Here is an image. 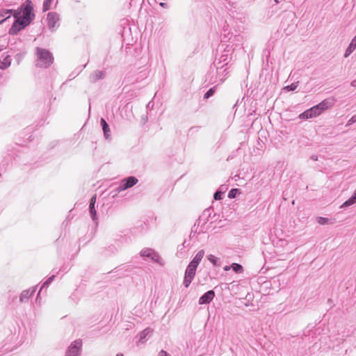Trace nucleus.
<instances>
[{"label":"nucleus","mask_w":356,"mask_h":356,"mask_svg":"<svg viewBox=\"0 0 356 356\" xmlns=\"http://www.w3.org/2000/svg\"><path fill=\"white\" fill-rule=\"evenodd\" d=\"M298 85V82H295L291 83V85H289L284 88V89L287 91H293L295 90Z\"/></svg>","instance_id":"30"},{"label":"nucleus","mask_w":356,"mask_h":356,"mask_svg":"<svg viewBox=\"0 0 356 356\" xmlns=\"http://www.w3.org/2000/svg\"><path fill=\"white\" fill-rule=\"evenodd\" d=\"M232 269L236 273H241L243 272V266L237 263H233L231 265Z\"/></svg>","instance_id":"27"},{"label":"nucleus","mask_w":356,"mask_h":356,"mask_svg":"<svg viewBox=\"0 0 356 356\" xmlns=\"http://www.w3.org/2000/svg\"><path fill=\"white\" fill-rule=\"evenodd\" d=\"M153 332V330L150 327H147L145 328L144 330H143L140 333V339H139V342L140 343H143L145 338L148 336V335H150Z\"/></svg>","instance_id":"19"},{"label":"nucleus","mask_w":356,"mask_h":356,"mask_svg":"<svg viewBox=\"0 0 356 356\" xmlns=\"http://www.w3.org/2000/svg\"><path fill=\"white\" fill-rule=\"evenodd\" d=\"M218 190L224 191V193L227 190V187L225 185H222Z\"/></svg>","instance_id":"39"},{"label":"nucleus","mask_w":356,"mask_h":356,"mask_svg":"<svg viewBox=\"0 0 356 356\" xmlns=\"http://www.w3.org/2000/svg\"><path fill=\"white\" fill-rule=\"evenodd\" d=\"M356 122V114L353 115L346 123V127H349Z\"/></svg>","instance_id":"33"},{"label":"nucleus","mask_w":356,"mask_h":356,"mask_svg":"<svg viewBox=\"0 0 356 356\" xmlns=\"http://www.w3.org/2000/svg\"><path fill=\"white\" fill-rule=\"evenodd\" d=\"M215 297V292L213 290H209L203 294L199 299L200 305L209 304L212 301Z\"/></svg>","instance_id":"14"},{"label":"nucleus","mask_w":356,"mask_h":356,"mask_svg":"<svg viewBox=\"0 0 356 356\" xmlns=\"http://www.w3.org/2000/svg\"><path fill=\"white\" fill-rule=\"evenodd\" d=\"M154 252V250L151 248H145L140 251V256L142 257L150 258Z\"/></svg>","instance_id":"25"},{"label":"nucleus","mask_w":356,"mask_h":356,"mask_svg":"<svg viewBox=\"0 0 356 356\" xmlns=\"http://www.w3.org/2000/svg\"><path fill=\"white\" fill-rule=\"evenodd\" d=\"M96 199H97V195H94L90 200V205L89 206H95V203H96Z\"/></svg>","instance_id":"34"},{"label":"nucleus","mask_w":356,"mask_h":356,"mask_svg":"<svg viewBox=\"0 0 356 356\" xmlns=\"http://www.w3.org/2000/svg\"><path fill=\"white\" fill-rule=\"evenodd\" d=\"M207 259L216 267H219L221 266V261L219 258L216 257L213 254H209L207 256Z\"/></svg>","instance_id":"21"},{"label":"nucleus","mask_w":356,"mask_h":356,"mask_svg":"<svg viewBox=\"0 0 356 356\" xmlns=\"http://www.w3.org/2000/svg\"><path fill=\"white\" fill-rule=\"evenodd\" d=\"M1 50H2V49L0 47V51H1Z\"/></svg>","instance_id":"46"},{"label":"nucleus","mask_w":356,"mask_h":356,"mask_svg":"<svg viewBox=\"0 0 356 356\" xmlns=\"http://www.w3.org/2000/svg\"><path fill=\"white\" fill-rule=\"evenodd\" d=\"M116 356H124V355H123V354H122V353H118V354L116 355Z\"/></svg>","instance_id":"43"},{"label":"nucleus","mask_w":356,"mask_h":356,"mask_svg":"<svg viewBox=\"0 0 356 356\" xmlns=\"http://www.w3.org/2000/svg\"><path fill=\"white\" fill-rule=\"evenodd\" d=\"M151 260L155 263H157L161 266L164 264L163 259L160 257V255L156 252L155 251L152 254V257H150Z\"/></svg>","instance_id":"24"},{"label":"nucleus","mask_w":356,"mask_h":356,"mask_svg":"<svg viewBox=\"0 0 356 356\" xmlns=\"http://www.w3.org/2000/svg\"><path fill=\"white\" fill-rule=\"evenodd\" d=\"M335 102V100L333 97L327 98L324 100H323L321 102H320L318 104L316 105L318 108V111H320V114L322 113L324 111L331 108L334 106Z\"/></svg>","instance_id":"11"},{"label":"nucleus","mask_w":356,"mask_h":356,"mask_svg":"<svg viewBox=\"0 0 356 356\" xmlns=\"http://www.w3.org/2000/svg\"><path fill=\"white\" fill-rule=\"evenodd\" d=\"M184 250V248H182L181 246L179 245L178 250H177V254L180 257L182 254Z\"/></svg>","instance_id":"36"},{"label":"nucleus","mask_w":356,"mask_h":356,"mask_svg":"<svg viewBox=\"0 0 356 356\" xmlns=\"http://www.w3.org/2000/svg\"><path fill=\"white\" fill-rule=\"evenodd\" d=\"M105 76V71L97 70L90 73L88 76V80L90 83H94L99 80L104 79Z\"/></svg>","instance_id":"12"},{"label":"nucleus","mask_w":356,"mask_h":356,"mask_svg":"<svg viewBox=\"0 0 356 356\" xmlns=\"http://www.w3.org/2000/svg\"><path fill=\"white\" fill-rule=\"evenodd\" d=\"M13 12H14L13 16L15 20L10 28L8 33L10 35H15L17 34L18 32L24 29L26 26H27L29 24L18 17V15H20V12H16L15 10H13Z\"/></svg>","instance_id":"5"},{"label":"nucleus","mask_w":356,"mask_h":356,"mask_svg":"<svg viewBox=\"0 0 356 356\" xmlns=\"http://www.w3.org/2000/svg\"><path fill=\"white\" fill-rule=\"evenodd\" d=\"M89 212H90V216H91L93 222L96 225H97L98 218H97L95 207V206H89Z\"/></svg>","instance_id":"23"},{"label":"nucleus","mask_w":356,"mask_h":356,"mask_svg":"<svg viewBox=\"0 0 356 356\" xmlns=\"http://www.w3.org/2000/svg\"><path fill=\"white\" fill-rule=\"evenodd\" d=\"M224 193V191L218 190L213 195V198L216 200H220L222 199V195Z\"/></svg>","instance_id":"29"},{"label":"nucleus","mask_w":356,"mask_h":356,"mask_svg":"<svg viewBox=\"0 0 356 356\" xmlns=\"http://www.w3.org/2000/svg\"><path fill=\"white\" fill-rule=\"evenodd\" d=\"M355 38H356V35L355 36Z\"/></svg>","instance_id":"47"},{"label":"nucleus","mask_w":356,"mask_h":356,"mask_svg":"<svg viewBox=\"0 0 356 356\" xmlns=\"http://www.w3.org/2000/svg\"><path fill=\"white\" fill-rule=\"evenodd\" d=\"M37 289V286L31 287L29 289L24 290L19 296L20 302H26L35 293Z\"/></svg>","instance_id":"13"},{"label":"nucleus","mask_w":356,"mask_h":356,"mask_svg":"<svg viewBox=\"0 0 356 356\" xmlns=\"http://www.w3.org/2000/svg\"><path fill=\"white\" fill-rule=\"evenodd\" d=\"M207 212H209V211H204V215L206 214Z\"/></svg>","instance_id":"45"},{"label":"nucleus","mask_w":356,"mask_h":356,"mask_svg":"<svg viewBox=\"0 0 356 356\" xmlns=\"http://www.w3.org/2000/svg\"><path fill=\"white\" fill-rule=\"evenodd\" d=\"M186 241H184V243H183L181 245H180V246H181L182 248H185V247H186Z\"/></svg>","instance_id":"41"},{"label":"nucleus","mask_w":356,"mask_h":356,"mask_svg":"<svg viewBox=\"0 0 356 356\" xmlns=\"http://www.w3.org/2000/svg\"><path fill=\"white\" fill-rule=\"evenodd\" d=\"M13 10H5L0 12V24L10 17Z\"/></svg>","instance_id":"20"},{"label":"nucleus","mask_w":356,"mask_h":356,"mask_svg":"<svg viewBox=\"0 0 356 356\" xmlns=\"http://www.w3.org/2000/svg\"><path fill=\"white\" fill-rule=\"evenodd\" d=\"M241 193L240 189L238 188H232L229 191L228 193V197L230 199L234 198Z\"/></svg>","instance_id":"28"},{"label":"nucleus","mask_w":356,"mask_h":356,"mask_svg":"<svg viewBox=\"0 0 356 356\" xmlns=\"http://www.w3.org/2000/svg\"><path fill=\"white\" fill-rule=\"evenodd\" d=\"M53 0H44L42 4V11L46 12L51 9V3Z\"/></svg>","instance_id":"26"},{"label":"nucleus","mask_w":356,"mask_h":356,"mask_svg":"<svg viewBox=\"0 0 356 356\" xmlns=\"http://www.w3.org/2000/svg\"><path fill=\"white\" fill-rule=\"evenodd\" d=\"M35 54V66L38 67L48 68L54 62L53 54L48 49L36 47Z\"/></svg>","instance_id":"2"},{"label":"nucleus","mask_w":356,"mask_h":356,"mask_svg":"<svg viewBox=\"0 0 356 356\" xmlns=\"http://www.w3.org/2000/svg\"><path fill=\"white\" fill-rule=\"evenodd\" d=\"M318 106H314L309 109L306 110L299 115V118L300 119L307 120L318 116L321 114L320 111L318 110Z\"/></svg>","instance_id":"10"},{"label":"nucleus","mask_w":356,"mask_h":356,"mask_svg":"<svg viewBox=\"0 0 356 356\" xmlns=\"http://www.w3.org/2000/svg\"><path fill=\"white\" fill-rule=\"evenodd\" d=\"M55 278V275H53L51 276H50L45 282H44L40 287V289L38 293V296H37V298H36V301H38V298H39V296H40V291L45 287H47L52 282L53 280H54Z\"/></svg>","instance_id":"22"},{"label":"nucleus","mask_w":356,"mask_h":356,"mask_svg":"<svg viewBox=\"0 0 356 356\" xmlns=\"http://www.w3.org/2000/svg\"><path fill=\"white\" fill-rule=\"evenodd\" d=\"M138 182V179L134 176H130L127 178L122 179L119 184V186L115 188V193L113 195L115 197L118 193L129 189L136 185Z\"/></svg>","instance_id":"6"},{"label":"nucleus","mask_w":356,"mask_h":356,"mask_svg":"<svg viewBox=\"0 0 356 356\" xmlns=\"http://www.w3.org/2000/svg\"><path fill=\"white\" fill-rule=\"evenodd\" d=\"M274 1H275V3H279L278 0H274Z\"/></svg>","instance_id":"44"},{"label":"nucleus","mask_w":356,"mask_h":356,"mask_svg":"<svg viewBox=\"0 0 356 356\" xmlns=\"http://www.w3.org/2000/svg\"><path fill=\"white\" fill-rule=\"evenodd\" d=\"M218 51V55L216 56L213 64L216 69L218 78L220 82H222L229 73L227 65L232 60L235 51L232 45H226L225 43L220 44Z\"/></svg>","instance_id":"1"},{"label":"nucleus","mask_w":356,"mask_h":356,"mask_svg":"<svg viewBox=\"0 0 356 356\" xmlns=\"http://www.w3.org/2000/svg\"><path fill=\"white\" fill-rule=\"evenodd\" d=\"M328 303H329L330 305L332 304V300H331V299H328Z\"/></svg>","instance_id":"42"},{"label":"nucleus","mask_w":356,"mask_h":356,"mask_svg":"<svg viewBox=\"0 0 356 356\" xmlns=\"http://www.w3.org/2000/svg\"><path fill=\"white\" fill-rule=\"evenodd\" d=\"M329 221V219L327 218H324V217H318L317 218V222L318 223H319L320 225H325Z\"/></svg>","instance_id":"32"},{"label":"nucleus","mask_w":356,"mask_h":356,"mask_svg":"<svg viewBox=\"0 0 356 356\" xmlns=\"http://www.w3.org/2000/svg\"><path fill=\"white\" fill-rule=\"evenodd\" d=\"M82 341L80 339L73 341L66 350L65 356H80Z\"/></svg>","instance_id":"9"},{"label":"nucleus","mask_w":356,"mask_h":356,"mask_svg":"<svg viewBox=\"0 0 356 356\" xmlns=\"http://www.w3.org/2000/svg\"><path fill=\"white\" fill-rule=\"evenodd\" d=\"M356 49V38H353L347 47L344 56L348 57Z\"/></svg>","instance_id":"18"},{"label":"nucleus","mask_w":356,"mask_h":356,"mask_svg":"<svg viewBox=\"0 0 356 356\" xmlns=\"http://www.w3.org/2000/svg\"><path fill=\"white\" fill-rule=\"evenodd\" d=\"M197 266H195L189 263L185 270L184 278L183 284L186 288H188L192 282L196 273Z\"/></svg>","instance_id":"8"},{"label":"nucleus","mask_w":356,"mask_h":356,"mask_svg":"<svg viewBox=\"0 0 356 356\" xmlns=\"http://www.w3.org/2000/svg\"><path fill=\"white\" fill-rule=\"evenodd\" d=\"M20 15L18 17L25 21L28 24L34 19L35 14L33 13V6L31 1L26 0L24 3L20 6Z\"/></svg>","instance_id":"4"},{"label":"nucleus","mask_w":356,"mask_h":356,"mask_svg":"<svg viewBox=\"0 0 356 356\" xmlns=\"http://www.w3.org/2000/svg\"><path fill=\"white\" fill-rule=\"evenodd\" d=\"M228 35L229 36L227 39V43H225L226 45H232L234 48V51L243 47V42L245 39V35L243 33V27L239 28L238 30H234V32H229Z\"/></svg>","instance_id":"3"},{"label":"nucleus","mask_w":356,"mask_h":356,"mask_svg":"<svg viewBox=\"0 0 356 356\" xmlns=\"http://www.w3.org/2000/svg\"><path fill=\"white\" fill-rule=\"evenodd\" d=\"M60 15L56 12H49L47 15V22L49 29L54 32L60 26Z\"/></svg>","instance_id":"7"},{"label":"nucleus","mask_w":356,"mask_h":356,"mask_svg":"<svg viewBox=\"0 0 356 356\" xmlns=\"http://www.w3.org/2000/svg\"><path fill=\"white\" fill-rule=\"evenodd\" d=\"M100 123L103 129L104 135L106 139L111 137V130L106 121L104 118H101Z\"/></svg>","instance_id":"15"},{"label":"nucleus","mask_w":356,"mask_h":356,"mask_svg":"<svg viewBox=\"0 0 356 356\" xmlns=\"http://www.w3.org/2000/svg\"><path fill=\"white\" fill-rule=\"evenodd\" d=\"M350 85H351V86H353V87H356V80H353V81L350 83Z\"/></svg>","instance_id":"40"},{"label":"nucleus","mask_w":356,"mask_h":356,"mask_svg":"<svg viewBox=\"0 0 356 356\" xmlns=\"http://www.w3.org/2000/svg\"><path fill=\"white\" fill-rule=\"evenodd\" d=\"M159 5L163 7V8H168V4L166 3H164V2H161L159 3Z\"/></svg>","instance_id":"37"},{"label":"nucleus","mask_w":356,"mask_h":356,"mask_svg":"<svg viewBox=\"0 0 356 356\" xmlns=\"http://www.w3.org/2000/svg\"><path fill=\"white\" fill-rule=\"evenodd\" d=\"M11 64V58L9 55L2 57L0 60V69L6 70L10 67Z\"/></svg>","instance_id":"17"},{"label":"nucleus","mask_w":356,"mask_h":356,"mask_svg":"<svg viewBox=\"0 0 356 356\" xmlns=\"http://www.w3.org/2000/svg\"><path fill=\"white\" fill-rule=\"evenodd\" d=\"M158 356H171L168 353H167L165 350H161Z\"/></svg>","instance_id":"35"},{"label":"nucleus","mask_w":356,"mask_h":356,"mask_svg":"<svg viewBox=\"0 0 356 356\" xmlns=\"http://www.w3.org/2000/svg\"><path fill=\"white\" fill-rule=\"evenodd\" d=\"M204 251L203 250H200L195 254V256L193 257V259L190 262V264H193V265H194L195 266H198V265L200 264V263L202 261V258L204 257Z\"/></svg>","instance_id":"16"},{"label":"nucleus","mask_w":356,"mask_h":356,"mask_svg":"<svg viewBox=\"0 0 356 356\" xmlns=\"http://www.w3.org/2000/svg\"><path fill=\"white\" fill-rule=\"evenodd\" d=\"M224 270L225 271H228L230 269H232V267L231 266H225L224 268H223Z\"/></svg>","instance_id":"38"},{"label":"nucleus","mask_w":356,"mask_h":356,"mask_svg":"<svg viewBox=\"0 0 356 356\" xmlns=\"http://www.w3.org/2000/svg\"><path fill=\"white\" fill-rule=\"evenodd\" d=\"M215 92V88H210L204 95V99H208L211 97Z\"/></svg>","instance_id":"31"}]
</instances>
